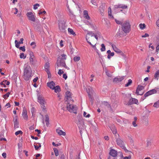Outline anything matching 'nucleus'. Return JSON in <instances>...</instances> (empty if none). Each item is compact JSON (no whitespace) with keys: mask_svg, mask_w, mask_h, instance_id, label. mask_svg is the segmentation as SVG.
Instances as JSON below:
<instances>
[{"mask_svg":"<svg viewBox=\"0 0 159 159\" xmlns=\"http://www.w3.org/2000/svg\"><path fill=\"white\" fill-rule=\"evenodd\" d=\"M66 59V55L65 54H63L59 56L57 59V66H56V67L57 69H58V67H64L68 70L69 69V68L66 66L65 64V60Z\"/></svg>","mask_w":159,"mask_h":159,"instance_id":"f257e3e1","label":"nucleus"},{"mask_svg":"<svg viewBox=\"0 0 159 159\" xmlns=\"http://www.w3.org/2000/svg\"><path fill=\"white\" fill-rule=\"evenodd\" d=\"M24 69V78L28 80L32 76V71L30 66L27 64L25 65Z\"/></svg>","mask_w":159,"mask_h":159,"instance_id":"f03ea898","label":"nucleus"},{"mask_svg":"<svg viewBox=\"0 0 159 159\" xmlns=\"http://www.w3.org/2000/svg\"><path fill=\"white\" fill-rule=\"evenodd\" d=\"M37 99L38 102L40 104L42 111L45 112H46V107L45 106L46 102L44 97L39 93L38 95Z\"/></svg>","mask_w":159,"mask_h":159,"instance_id":"7ed1b4c3","label":"nucleus"},{"mask_svg":"<svg viewBox=\"0 0 159 159\" xmlns=\"http://www.w3.org/2000/svg\"><path fill=\"white\" fill-rule=\"evenodd\" d=\"M123 31L125 33H128L130 31V25L129 22L125 21L122 25Z\"/></svg>","mask_w":159,"mask_h":159,"instance_id":"20e7f679","label":"nucleus"},{"mask_svg":"<svg viewBox=\"0 0 159 159\" xmlns=\"http://www.w3.org/2000/svg\"><path fill=\"white\" fill-rule=\"evenodd\" d=\"M68 102L67 104L66 107L67 110L70 112H73L75 114L77 113V107L75 105L71 104Z\"/></svg>","mask_w":159,"mask_h":159,"instance_id":"39448f33","label":"nucleus"},{"mask_svg":"<svg viewBox=\"0 0 159 159\" xmlns=\"http://www.w3.org/2000/svg\"><path fill=\"white\" fill-rule=\"evenodd\" d=\"M26 16L28 19L31 21L34 22L36 21V17L35 15L31 12H28L26 14Z\"/></svg>","mask_w":159,"mask_h":159,"instance_id":"423d86ee","label":"nucleus"},{"mask_svg":"<svg viewBox=\"0 0 159 159\" xmlns=\"http://www.w3.org/2000/svg\"><path fill=\"white\" fill-rule=\"evenodd\" d=\"M157 91L159 92V88H156L155 89L149 91L145 94L144 97L146 98L150 95L155 94L157 93Z\"/></svg>","mask_w":159,"mask_h":159,"instance_id":"0eeeda50","label":"nucleus"},{"mask_svg":"<svg viewBox=\"0 0 159 159\" xmlns=\"http://www.w3.org/2000/svg\"><path fill=\"white\" fill-rule=\"evenodd\" d=\"M65 99L66 101L67 102L72 103L73 102V100L72 99L71 94L70 92L67 91L66 93Z\"/></svg>","mask_w":159,"mask_h":159,"instance_id":"6e6552de","label":"nucleus"},{"mask_svg":"<svg viewBox=\"0 0 159 159\" xmlns=\"http://www.w3.org/2000/svg\"><path fill=\"white\" fill-rule=\"evenodd\" d=\"M117 144L123 149L126 152L127 151L126 148L124 146L123 141L120 138H118L116 140Z\"/></svg>","mask_w":159,"mask_h":159,"instance_id":"1a4fd4ad","label":"nucleus"},{"mask_svg":"<svg viewBox=\"0 0 159 159\" xmlns=\"http://www.w3.org/2000/svg\"><path fill=\"white\" fill-rule=\"evenodd\" d=\"M144 86L140 85H138L137 88L136 93L138 95H142L143 94L144 92H142V91L144 89Z\"/></svg>","mask_w":159,"mask_h":159,"instance_id":"9d476101","label":"nucleus"},{"mask_svg":"<svg viewBox=\"0 0 159 159\" xmlns=\"http://www.w3.org/2000/svg\"><path fill=\"white\" fill-rule=\"evenodd\" d=\"M105 9V7L103 4L101 5L99 7V11H100L101 15L102 16L104 15Z\"/></svg>","mask_w":159,"mask_h":159,"instance_id":"9b49d317","label":"nucleus"},{"mask_svg":"<svg viewBox=\"0 0 159 159\" xmlns=\"http://www.w3.org/2000/svg\"><path fill=\"white\" fill-rule=\"evenodd\" d=\"M94 34L92 31H87V33L86 36V39L87 41H89L90 36L92 37L93 36Z\"/></svg>","mask_w":159,"mask_h":159,"instance_id":"f8f14e48","label":"nucleus"},{"mask_svg":"<svg viewBox=\"0 0 159 159\" xmlns=\"http://www.w3.org/2000/svg\"><path fill=\"white\" fill-rule=\"evenodd\" d=\"M125 76H123L121 77L118 76L115 78L114 80V82L116 83H119L122 81L124 79Z\"/></svg>","mask_w":159,"mask_h":159,"instance_id":"ddd939ff","label":"nucleus"},{"mask_svg":"<svg viewBox=\"0 0 159 159\" xmlns=\"http://www.w3.org/2000/svg\"><path fill=\"white\" fill-rule=\"evenodd\" d=\"M13 123L14 129H16L19 127V124L18 121V118L17 116H16L15 118H14Z\"/></svg>","mask_w":159,"mask_h":159,"instance_id":"4468645a","label":"nucleus"},{"mask_svg":"<svg viewBox=\"0 0 159 159\" xmlns=\"http://www.w3.org/2000/svg\"><path fill=\"white\" fill-rule=\"evenodd\" d=\"M59 29L61 31L64 32L65 31L66 26L65 25V24L63 22H59Z\"/></svg>","mask_w":159,"mask_h":159,"instance_id":"2eb2a0df","label":"nucleus"},{"mask_svg":"<svg viewBox=\"0 0 159 159\" xmlns=\"http://www.w3.org/2000/svg\"><path fill=\"white\" fill-rule=\"evenodd\" d=\"M110 155L113 157H116L117 156V151L114 149H111L110 152Z\"/></svg>","mask_w":159,"mask_h":159,"instance_id":"dca6fc26","label":"nucleus"},{"mask_svg":"<svg viewBox=\"0 0 159 159\" xmlns=\"http://www.w3.org/2000/svg\"><path fill=\"white\" fill-rule=\"evenodd\" d=\"M138 100L135 98H132L130 99L129 102V104L131 105L133 104H138Z\"/></svg>","mask_w":159,"mask_h":159,"instance_id":"f3484780","label":"nucleus"},{"mask_svg":"<svg viewBox=\"0 0 159 159\" xmlns=\"http://www.w3.org/2000/svg\"><path fill=\"white\" fill-rule=\"evenodd\" d=\"M22 116L25 120H27L28 119V116L27 114V110L26 109L24 108L22 114Z\"/></svg>","mask_w":159,"mask_h":159,"instance_id":"a211bd4d","label":"nucleus"},{"mask_svg":"<svg viewBox=\"0 0 159 159\" xmlns=\"http://www.w3.org/2000/svg\"><path fill=\"white\" fill-rule=\"evenodd\" d=\"M127 7L126 5L123 4H119L116 5L114 6V8L115 9H117L118 8H121L123 9L126 8Z\"/></svg>","mask_w":159,"mask_h":159,"instance_id":"6ab92c4d","label":"nucleus"},{"mask_svg":"<svg viewBox=\"0 0 159 159\" xmlns=\"http://www.w3.org/2000/svg\"><path fill=\"white\" fill-rule=\"evenodd\" d=\"M111 46L113 50L116 52L120 53L121 52V50L118 49L115 45L112 44Z\"/></svg>","mask_w":159,"mask_h":159,"instance_id":"aec40b11","label":"nucleus"},{"mask_svg":"<svg viewBox=\"0 0 159 159\" xmlns=\"http://www.w3.org/2000/svg\"><path fill=\"white\" fill-rule=\"evenodd\" d=\"M47 84L48 86L51 89H53L55 86V84L52 81L49 83H48Z\"/></svg>","mask_w":159,"mask_h":159,"instance_id":"412c9836","label":"nucleus"},{"mask_svg":"<svg viewBox=\"0 0 159 159\" xmlns=\"http://www.w3.org/2000/svg\"><path fill=\"white\" fill-rule=\"evenodd\" d=\"M56 132L60 135H62L63 136H65L66 135V133L65 132L62 130H60L59 129H56Z\"/></svg>","mask_w":159,"mask_h":159,"instance_id":"4be33fe9","label":"nucleus"},{"mask_svg":"<svg viewBox=\"0 0 159 159\" xmlns=\"http://www.w3.org/2000/svg\"><path fill=\"white\" fill-rule=\"evenodd\" d=\"M93 89L90 87H89L87 89V92L89 96H91L93 93Z\"/></svg>","mask_w":159,"mask_h":159,"instance_id":"5701e85b","label":"nucleus"},{"mask_svg":"<svg viewBox=\"0 0 159 159\" xmlns=\"http://www.w3.org/2000/svg\"><path fill=\"white\" fill-rule=\"evenodd\" d=\"M84 16L85 18L87 20H89L90 19V18L88 14L87 11L84 10Z\"/></svg>","mask_w":159,"mask_h":159,"instance_id":"b1692460","label":"nucleus"},{"mask_svg":"<svg viewBox=\"0 0 159 159\" xmlns=\"http://www.w3.org/2000/svg\"><path fill=\"white\" fill-rule=\"evenodd\" d=\"M50 67L49 63L48 62L46 63L44 65V68L46 72L49 71V68Z\"/></svg>","mask_w":159,"mask_h":159,"instance_id":"393cba45","label":"nucleus"},{"mask_svg":"<svg viewBox=\"0 0 159 159\" xmlns=\"http://www.w3.org/2000/svg\"><path fill=\"white\" fill-rule=\"evenodd\" d=\"M69 15L71 18L72 19L75 18V16L73 12L71 10H69Z\"/></svg>","mask_w":159,"mask_h":159,"instance_id":"a878e982","label":"nucleus"},{"mask_svg":"<svg viewBox=\"0 0 159 159\" xmlns=\"http://www.w3.org/2000/svg\"><path fill=\"white\" fill-rule=\"evenodd\" d=\"M154 79L158 80L159 78V70H157L155 73L154 75Z\"/></svg>","mask_w":159,"mask_h":159,"instance_id":"bb28decb","label":"nucleus"},{"mask_svg":"<svg viewBox=\"0 0 159 159\" xmlns=\"http://www.w3.org/2000/svg\"><path fill=\"white\" fill-rule=\"evenodd\" d=\"M52 89H54L55 92L56 93H59L60 91V89L59 86L54 87Z\"/></svg>","mask_w":159,"mask_h":159,"instance_id":"cd10ccee","label":"nucleus"},{"mask_svg":"<svg viewBox=\"0 0 159 159\" xmlns=\"http://www.w3.org/2000/svg\"><path fill=\"white\" fill-rule=\"evenodd\" d=\"M123 33V32L121 30H120V29H119L118 31L117 32L116 34V36L118 37H120Z\"/></svg>","mask_w":159,"mask_h":159,"instance_id":"c85d7f7f","label":"nucleus"},{"mask_svg":"<svg viewBox=\"0 0 159 159\" xmlns=\"http://www.w3.org/2000/svg\"><path fill=\"white\" fill-rule=\"evenodd\" d=\"M68 30L69 33L70 34L75 35V33L74 32L73 30L70 28H68Z\"/></svg>","mask_w":159,"mask_h":159,"instance_id":"c756f323","label":"nucleus"},{"mask_svg":"<svg viewBox=\"0 0 159 159\" xmlns=\"http://www.w3.org/2000/svg\"><path fill=\"white\" fill-rule=\"evenodd\" d=\"M108 16L110 18H113V16L111 15V10L110 7L108 8Z\"/></svg>","mask_w":159,"mask_h":159,"instance_id":"7c9ffc66","label":"nucleus"},{"mask_svg":"<svg viewBox=\"0 0 159 159\" xmlns=\"http://www.w3.org/2000/svg\"><path fill=\"white\" fill-rule=\"evenodd\" d=\"M45 122L46 125L48 126L49 124V119L48 116L47 115L45 116Z\"/></svg>","mask_w":159,"mask_h":159,"instance_id":"2f4dec72","label":"nucleus"},{"mask_svg":"<svg viewBox=\"0 0 159 159\" xmlns=\"http://www.w3.org/2000/svg\"><path fill=\"white\" fill-rule=\"evenodd\" d=\"M153 106L155 108L159 107V100L154 103Z\"/></svg>","mask_w":159,"mask_h":159,"instance_id":"473e14b6","label":"nucleus"},{"mask_svg":"<svg viewBox=\"0 0 159 159\" xmlns=\"http://www.w3.org/2000/svg\"><path fill=\"white\" fill-rule=\"evenodd\" d=\"M139 26L141 30H143L145 28V25L144 24L141 23L139 25Z\"/></svg>","mask_w":159,"mask_h":159,"instance_id":"72a5a7b5","label":"nucleus"},{"mask_svg":"<svg viewBox=\"0 0 159 159\" xmlns=\"http://www.w3.org/2000/svg\"><path fill=\"white\" fill-rule=\"evenodd\" d=\"M80 57L76 56L74 57V60L76 62L79 61L80 60Z\"/></svg>","mask_w":159,"mask_h":159,"instance_id":"f704fd0d","label":"nucleus"},{"mask_svg":"<svg viewBox=\"0 0 159 159\" xmlns=\"http://www.w3.org/2000/svg\"><path fill=\"white\" fill-rule=\"evenodd\" d=\"M53 150L55 153V155L56 156H58L59 155V152L58 150L56 148H53Z\"/></svg>","mask_w":159,"mask_h":159,"instance_id":"c9c22d12","label":"nucleus"},{"mask_svg":"<svg viewBox=\"0 0 159 159\" xmlns=\"http://www.w3.org/2000/svg\"><path fill=\"white\" fill-rule=\"evenodd\" d=\"M132 83V80L129 79L128 80V82L125 84V87H128L129 85H130Z\"/></svg>","mask_w":159,"mask_h":159,"instance_id":"e433bc0d","label":"nucleus"},{"mask_svg":"<svg viewBox=\"0 0 159 159\" xmlns=\"http://www.w3.org/2000/svg\"><path fill=\"white\" fill-rule=\"evenodd\" d=\"M101 50L102 52L106 50V48L104 45L103 44H102L101 45Z\"/></svg>","mask_w":159,"mask_h":159,"instance_id":"4c0bfd02","label":"nucleus"},{"mask_svg":"<svg viewBox=\"0 0 159 159\" xmlns=\"http://www.w3.org/2000/svg\"><path fill=\"white\" fill-rule=\"evenodd\" d=\"M38 144V145H34V146L35 150H38L39 148H40L41 147V144L40 143H37Z\"/></svg>","mask_w":159,"mask_h":159,"instance_id":"58836bf2","label":"nucleus"},{"mask_svg":"<svg viewBox=\"0 0 159 159\" xmlns=\"http://www.w3.org/2000/svg\"><path fill=\"white\" fill-rule=\"evenodd\" d=\"M34 57H30V61L31 64H34Z\"/></svg>","mask_w":159,"mask_h":159,"instance_id":"ea45409f","label":"nucleus"},{"mask_svg":"<svg viewBox=\"0 0 159 159\" xmlns=\"http://www.w3.org/2000/svg\"><path fill=\"white\" fill-rule=\"evenodd\" d=\"M15 43L16 47L17 48H20L19 44H20V43H19L18 42V41L16 40L15 41Z\"/></svg>","mask_w":159,"mask_h":159,"instance_id":"a19ab883","label":"nucleus"},{"mask_svg":"<svg viewBox=\"0 0 159 159\" xmlns=\"http://www.w3.org/2000/svg\"><path fill=\"white\" fill-rule=\"evenodd\" d=\"M26 57V56H25L23 53H21L20 54V57L21 58L25 59Z\"/></svg>","mask_w":159,"mask_h":159,"instance_id":"79ce46f5","label":"nucleus"},{"mask_svg":"<svg viewBox=\"0 0 159 159\" xmlns=\"http://www.w3.org/2000/svg\"><path fill=\"white\" fill-rule=\"evenodd\" d=\"M114 55V53L113 52H111V53H110V54H108L107 56V58L109 59H110L111 57H113Z\"/></svg>","mask_w":159,"mask_h":159,"instance_id":"37998d69","label":"nucleus"},{"mask_svg":"<svg viewBox=\"0 0 159 159\" xmlns=\"http://www.w3.org/2000/svg\"><path fill=\"white\" fill-rule=\"evenodd\" d=\"M64 72V71L62 70L59 69L57 73L60 75H61L62 74H63Z\"/></svg>","mask_w":159,"mask_h":159,"instance_id":"c03bdc74","label":"nucleus"},{"mask_svg":"<svg viewBox=\"0 0 159 159\" xmlns=\"http://www.w3.org/2000/svg\"><path fill=\"white\" fill-rule=\"evenodd\" d=\"M10 94V93L9 92H8V93H7L6 94H5V95H3V97L4 99H6L7 98L9 97Z\"/></svg>","mask_w":159,"mask_h":159,"instance_id":"a18cd8bd","label":"nucleus"},{"mask_svg":"<svg viewBox=\"0 0 159 159\" xmlns=\"http://www.w3.org/2000/svg\"><path fill=\"white\" fill-rule=\"evenodd\" d=\"M40 6L39 3H36L34 5V9L36 10L38 8V7Z\"/></svg>","mask_w":159,"mask_h":159,"instance_id":"49530a36","label":"nucleus"},{"mask_svg":"<svg viewBox=\"0 0 159 159\" xmlns=\"http://www.w3.org/2000/svg\"><path fill=\"white\" fill-rule=\"evenodd\" d=\"M23 133L22 131L21 130H19L16 132L15 134L16 136H17L19 134H22Z\"/></svg>","mask_w":159,"mask_h":159,"instance_id":"de8ad7c7","label":"nucleus"},{"mask_svg":"<svg viewBox=\"0 0 159 159\" xmlns=\"http://www.w3.org/2000/svg\"><path fill=\"white\" fill-rule=\"evenodd\" d=\"M111 130L112 131V133H113V134H116L117 131L115 128H111Z\"/></svg>","mask_w":159,"mask_h":159,"instance_id":"09e8293b","label":"nucleus"},{"mask_svg":"<svg viewBox=\"0 0 159 159\" xmlns=\"http://www.w3.org/2000/svg\"><path fill=\"white\" fill-rule=\"evenodd\" d=\"M30 45L32 46L33 48H34L36 47L35 43L34 42H32L30 44Z\"/></svg>","mask_w":159,"mask_h":159,"instance_id":"8fccbe9b","label":"nucleus"},{"mask_svg":"<svg viewBox=\"0 0 159 159\" xmlns=\"http://www.w3.org/2000/svg\"><path fill=\"white\" fill-rule=\"evenodd\" d=\"M105 72L107 75L108 77H111V74L107 70H106Z\"/></svg>","mask_w":159,"mask_h":159,"instance_id":"3c124183","label":"nucleus"},{"mask_svg":"<svg viewBox=\"0 0 159 159\" xmlns=\"http://www.w3.org/2000/svg\"><path fill=\"white\" fill-rule=\"evenodd\" d=\"M104 105L106 106L108 108H110V104H109V103L107 102H104Z\"/></svg>","mask_w":159,"mask_h":159,"instance_id":"603ef678","label":"nucleus"},{"mask_svg":"<svg viewBox=\"0 0 159 159\" xmlns=\"http://www.w3.org/2000/svg\"><path fill=\"white\" fill-rule=\"evenodd\" d=\"M89 41H87V42L90 45L92 46V47L93 48H94L95 49H96V46H95L96 44H95L94 45H93Z\"/></svg>","mask_w":159,"mask_h":159,"instance_id":"864d4df0","label":"nucleus"},{"mask_svg":"<svg viewBox=\"0 0 159 159\" xmlns=\"http://www.w3.org/2000/svg\"><path fill=\"white\" fill-rule=\"evenodd\" d=\"M19 49L21 50L23 52H25V46L21 47L19 48Z\"/></svg>","mask_w":159,"mask_h":159,"instance_id":"5fc2aeb1","label":"nucleus"},{"mask_svg":"<svg viewBox=\"0 0 159 159\" xmlns=\"http://www.w3.org/2000/svg\"><path fill=\"white\" fill-rule=\"evenodd\" d=\"M91 2L92 4H93L94 5L97 6V4L96 2V1L95 0H92Z\"/></svg>","mask_w":159,"mask_h":159,"instance_id":"6e6d98bb","label":"nucleus"},{"mask_svg":"<svg viewBox=\"0 0 159 159\" xmlns=\"http://www.w3.org/2000/svg\"><path fill=\"white\" fill-rule=\"evenodd\" d=\"M87 114V113H86L85 111H84V116L86 117H88L89 118L90 117V115L89 114H88L87 115H86V114Z\"/></svg>","mask_w":159,"mask_h":159,"instance_id":"4d7b16f0","label":"nucleus"},{"mask_svg":"<svg viewBox=\"0 0 159 159\" xmlns=\"http://www.w3.org/2000/svg\"><path fill=\"white\" fill-rule=\"evenodd\" d=\"M46 13V12L45 11H39V12L38 13V14L39 15H41V14H45Z\"/></svg>","mask_w":159,"mask_h":159,"instance_id":"13d9d810","label":"nucleus"},{"mask_svg":"<svg viewBox=\"0 0 159 159\" xmlns=\"http://www.w3.org/2000/svg\"><path fill=\"white\" fill-rule=\"evenodd\" d=\"M52 144L53 146H54L57 147V146L60 145H61V143H59L58 144H55V143L54 142H53L52 143Z\"/></svg>","mask_w":159,"mask_h":159,"instance_id":"bf43d9fd","label":"nucleus"},{"mask_svg":"<svg viewBox=\"0 0 159 159\" xmlns=\"http://www.w3.org/2000/svg\"><path fill=\"white\" fill-rule=\"evenodd\" d=\"M85 23L87 25H92L91 23L88 20H85Z\"/></svg>","mask_w":159,"mask_h":159,"instance_id":"052dcab7","label":"nucleus"},{"mask_svg":"<svg viewBox=\"0 0 159 159\" xmlns=\"http://www.w3.org/2000/svg\"><path fill=\"white\" fill-rule=\"evenodd\" d=\"M115 21L117 24H121L122 23V22L118 20H115Z\"/></svg>","mask_w":159,"mask_h":159,"instance_id":"680f3d73","label":"nucleus"},{"mask_svg":"<svg viewBox=\"0 0 159 159\" xmlns=\"http://www.w3.org/2000/svg\"><path fill=\"white\" fill-rule=\"evenodd\" d=\"M63 77L65 80H66L67 78V75L66 74H63Z\"/></svg>","mask_w":159,"mask_h":159,"instance_id":"e2e57ef3","label":"nucleus"},{"mask_svg":"<svg viewBox=\"0 0 159 159\" xmlns=\"http://www.w3.org/2000/svg\"><path fill=\"white\" fill-rule=\"evenodd\" d=\"M132 125L134 127H136L137 126V124L136 123V121H134L132 122Z\"/></svg>","mask_w":159,"mask_h":159,"instance_id":"0e129e2a","label":"nucleus"},{"mask_svg":"<svg viewBox=\"0 0 159 159\" xmlns=\"http://www.w3.org/2000/svg\"><path fill=\"white\" fill-rule=\"evenodd\" d=\"M149 36V35L147 33H146L144 35L142 36V37L143 38H145Z\"/></svg>","mask_w":159,"mask_h":159,"instance_id":"69168bd1","label":"nucleus"},{"mask_svg":"<svg viewBox=\"0 0 159 159\" xmlns=\"http://www.w3.org/2000/svg\"><path fill=\"white\" fill-rule=\"evenodd\" d=\"M15 10V12H14V14H16L18 12V10H17V9L16 8H14L13 9V10Z\"/></svg>","mask_w":159,"mask_h":159,"instance_id":"338daca9","label":"nucleus"},{"mask_svg":"<svg viewBox=\"0 0 159 159\" xmlns=\"http://www.w3.org/2000/svg\"><path fill=\"white\" fill-rule=\"evenodd\" d=\"M29 54L30 56V57H34L33 53L32 52H30Z\"/></svg>","mask_w":159,"mask_h":159,"instance_id":"774afa93","label":"nucleus"}]
</instances>
